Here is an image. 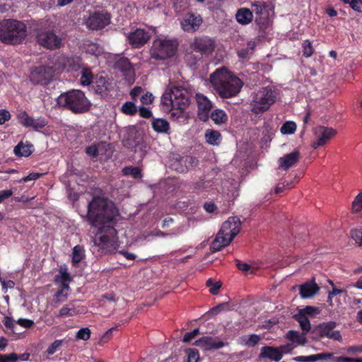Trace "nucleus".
<instances>
[{
    "label": "nucleus",
    "mask_w": 362,
    "mask_h": 362,
    "mask_svg": "<svg viewBox=\"0 0 362 362\" xmlns=\"http://www.w3.org/2000/svg\"><path fill=\"white\" fill-rule=\"evenodd\" d=\"M41 175H42V174H40V173H33L29 174L28 176L23 177L20 182H27L28 181L35 180L38 179Z\"/></svg>",
    "instance_id": "nucleus-60"
},
{
    "label": "nucleus",
    "mask_w": 362,
    "mask_h": 362,
    "mask_svg": "<svg viewBox=\"0 0 362 362\" xmlns=\"http://www.w3.org/2000/svg\"><path fill=\"white\" fill-rule=\"evenodd\" d=\"M336 323L329 322L322 323L319 325V330L322 337H326L329 339L338 341H342V337L339 330H334Z\"/></svg>",
    "instance_id": "nucleus-22"
},
{
    "label": "nucleus",
    "mask_w": 362,
    "mask_h": 362,
    "mask_svg": "<svg viewBox=\"0 0 362 362\" xmlns=\"http://www.w3.org/2000/svg\"><path fill=\"white\" fill-rule=\"evenodd\" d=\"M332 362H354V358L344 356L332 358Z\"/></svg>",
    "instance_id": "nucleus-64"
},
{
    "label": "nucleus",
    "mask_w": 362,
    "mask_h": 362,
    "mask_svg": "<svg viewBox=\"0 0 362 362\" xmlns=\"http://www.w3.org/2000/svg\"><path fill=\"white\" fill-rule=\"evenodd\" d=\"M320 290V287L314 280L307 281L300 286V295L303 298H310L313 297Z\"/></svg>",
    "instance_id": "nucleus-25"
},
{
    "label": "nucleus",
    "mask_w": 362,
    "mask_h": 362,
    "mask_svg": "<svg viewBox=\"0 0 362 362\" xmlns=\"http://www.w3.org/2000/svg\"><path fill=\"white\" fill-rule=\"evenodd\" d=\"M316 140L313 143L312 147L317 148L325 145L332 138L337 134V131L332 127L318 126L313 130Z\"/></svg>",
    "instance_id": "nucleus-12"
},
{
    "label": "nucleus",
    "mask_w": 362,
    "mask_h": 362,
    "mask_svg": "<svg viewBox=\"0 0 362 362\" xmlns=\"http://www.w3.org/2000/svg\"><path fill=\"white\" fill-rule=\"evenodd\" d=\"M190 93L181 87H173L166 90L162 98L161 104L164 110H169L170 107L177 110H185L190 103Z\"/></svg>",
    "instance_id": "nucleus-7"
},
{
    "label": "nucleus",
    "mask_w": 362,
    "mask_h": 362,
    "mask_svg": "<svg viewBox=\"0 0 362 362\" xmlns=\"http://www.w3.org/2000/svg\"><path fill=\"white\" fill-rule=\"evenodd\" d=\"M11 119L10 112L4 109L0 110V124H4Z\"/></svg>",
    "instance_id": "nucleus-57"
},
{
    "label": "nucleus",
    "mask_w": 362,
    "mask_h": 362,
    "mask_svg": "<svg viewBox=\"0 0 362 362\" xmlns=\"http://www.w3.org/2000/svg\"><path fill=\"white\" fill-rule=\"evenodd\" d=\"M202 23V18L199 15L187 13L180 21V25L184 31L194 33L199 28Z\"/></svg>",
    "instance_id": "nucleus-20"
},
{
    "label": "nucleus",
    "mask_w": 362,
    "mask_h": 362,
    "mask_svg": "<svg viewBox=\"0 0 362 362\" xmlns=\"http://www.w3.org/2000/svg\"><path fill=\"white\" fill-rule=\"evenodd\" d=\"M316 354L310 355V356H296L294 359L296 361L298 362H314L317 361Z\"/></svg>",
    "instance_id": "nucleus-56"
},
{
    "label": "nucleus",
    "mask_w": 362,
    "mask_h": 362,
    "mask_svg": "<svg viewBox=\"0 0 362 362\" xmlns=\"http://www.w3.org/2000/svg\"><path fill=\"white\" fill-rule=\"evenodd\" d=\"M306 334L304 332L300 334L297 331H289L287 334V338L292 342L296 343L300 345H304L307 342L305 337Z\"/></svg>",
    "instance_id": "nucleus-36"
},
{
    "label": "nucleus",
    "mask_w": 362,
    "mask_h": 362,
    "mask_svg": "<svg viewBox=\"0 0 362 362\" xmlns=\"http://www.w3.org/2000/svg\"><path fill=\"white\" fill-rule=\"evenodd\" d=\"M262 339L259 335L252 334L250 335H245L240 338V344L247 347H254Z\"/></svg>",
    "instance_id": "nucleus-32"
},
{
    "label": "nucleus",
    "mask_w": 362,
    "mask_h": 362,
    "mask_svg": "<svg viewBox=\"0 0 362 362\" xmlns=\"http://www.w3.org/2000/svg\"><path fill=\"white\" fill-rule=\"evenodd\" d=\"M237 21L241 25H248L253 20V13L247 8H239L235 14Z\"/></svg>",
    "instance_id": "nucleus-28"
},
{
    "label": "nucleus",
    "mask_w": 362,
    "mask_h": 362,
    "mask_svg": "<svg viewBox=\"0 0 362 362\" xmlns=\"http://www.w3.org/2000/svg\"><path fill=\"white\" fill-rule=\"evenodd\" d=\"M211 117L216 124L225 123L228 119V117L226 112L223 110L219 109L214 110L211 112Z\"/></svg>",
    "instance_id": "nucleus-39"
},
{
    "label": "nucleus",
    "mask_w": 362,
    "mask_h": 362,
    "mask_svg": "<svg viewBox=\"0 0 362 362\" xmlns=\"http://www.w3.org/2000/svg\"><path fill=\"white\" fill-rule=\"evenodd\" d=\"M350 235L358 246H362V226L360 228H355L351 230Z\"/></svg>",
    "instance_id": "nucleus-46"
},
{
    "label": "nucleus",
    "mask_w": 362,
    "mask_h": 362,
    "mask_svg": "<svg viewBox=\"0 0 362 362\" xmlns=\"http://www.w3.org/2000/svg\"><path fill=\"white\" fill-rule=\"evenodd\" d=\"M106 145L105 144H99L98 145H93L88 146L86 149V152L88 155L93 157H97L102 155L103 150L105 148Z\"/></svg>",
    "instance_id": "nucleus-40"
},
{
    "label": "nucleus",
    "mask_w": 362,
    "mask_h": 362,
    "mask_svg": "<svg viewBox=\"0 0 362 362\" xmlns=\"http://www.w3.org/2000/svg\"><path fill=\"white\" fill-rule=\"evenodd\" d=\"M138 111L140 116L144 118H150L151 117L152 113L151 110L147 107H141Z\"/></svg>",
    "instance_id": "nucleus-61"
},
{
    "label": "nucleus",
    "mask_w": 362,
    "mask_h": 362,
    "mask_svg": "<svg viewBox=\"0 0 362 362\" xmlns=\"http://www.w3.org/2000/svg\"><path fill=\"white\" fill-rule=\"evenodd\" d=\"M57 104L74 113L81 114L90 110L91 103L85 93L77 89H73L62 93L57 99Z\"/></svg>",
    "instance_id": "nucleus-4"
},
{
    "label": "nucleus",
    "mask_w": 362,
    "mask_h": 362,
    "mask_svg": "<svg viewBox=\"0 0 362 362\" xmlns=\"http://www.w3.org/2000/svg\"><path fill=\"white\" fill-rule=\"evenodd\" d=\"M199 190H204L206 192H212V183L211 181H202L197 183V187Z\"/></svg>",
    "instance_id": "nucleus-53"
},
{
    "label": "nucleus",
    "mask_w": 362,
    "mask_h": 362,
    "mask_svg": "<svg viewBox=\"0 0 362 362\" xmlns=\"http://www.w3.org/2000/svg\"><path fill=\"white\" fill-rule=\"evenodd\" d=\"M153 96L151 93H147L141 98V102L144 105L150 104L153 100Z\"/></svg>",
    "instance_id": "nucleus-63"
},
{
    "label": "nucleus",
    "mask_w": 362,
    "mask_h": 362,
    "mask_svg": "<svg viewBox=\"0 0 362 362\" xmlns=\"http://www.w3.org/2000/svg\"><path fill=\"white\" fill-rule=\"evenodd\" d=\"M241 221L236 216L230 217L221 226L216 238L211 245L212 252L221 250L228 246L240 230Z\"/></svg>",
    "instance_id": "nucleus-5"
},
{
    "label": "nucleus",
    "mask_w": 362,
    "mask_h": 362,
    "mask_svg": "<svg viewBox=\"0 0 362 362\" xmlns=\"http://www.w3.org/2000/svg\"><path fill=\"white\" fill-rule=\"evenodd\" d=\"M122 172L124 175L131 176L133 178L141 177V170L138 167H126L123 168Z\"/></svg>",
    "instance_id": "nucleus-42"
},
{
    "label": "nucleus",
    "mask_w": 362,
    "mask_h": 362,
    "mask_svg": "<svg viewBox=\"0 0 362 362\" xmlns=\"http://www.w3.org/2000/svg\"><path fill=\"white\" fill-rule=\"evenodd\" d=\"M85 67L78 59H67L64 64V69L68 72H81V68Z\"/></svg>",
    "instance_id": "nucleus-33"
},
{
    "label": "nucleus",
    "mask_w": 362,
    "mask_h": 362,
    "mask_svg": "<svg viewBox=\"0 0 362 362\" xmlns=\"http://www.w3.org/2000/svg\"><path fill=\"white\" fill-rule=\"evenodd\" d=\"M110 23V15L107 12H94L86 21V25L91 30H101Z\"/></svg>",
    "instance_id": "nucleus-14"
},
{
    "label": "nucleus",
    "mask_w": 362,
    "mask_h": 362,
    "mask_svg": "<svg viewBox=\"0 0 362 362\" xmlns=\"http://www.w3.org/2000/svg\"><path fill=\"white\" fill-rule=\"evenodd\" d=\"M206 286L209 287V291L212 294H216L218 291L221 288L222 284L221 281L214 282L211 279L206 281Z\"/></svg>",
    "instance_id": "nucleus-47"
},
{
    "label": "nucleus",
    "mask_w": 362,
    "mask_h": 362,
    "mask_svg": "<svg viewBox=\"0 0 362 362\" xmlns=\"http://www.w3.org/2000/svg\"><path fill=\"white\" fill-rule=\"evenodd\" d=\"M78 313L76 308L72 304H67L64 305L59 313L56 315L57 317H72L76 315Z\"/></svg>",
    "instance_id": "nucleus-38"
},
{
    "label": "nucleus",
    "mask_w": 362,
    "mask_h": 362,
    "mask_svg": "<svg viewBox=\"0 0 362 362\" xmlns=\"http://www.w3.org/2000/svg\"><path fill=\"white\" fill-rule=\"evenodd\" d=\"M150 39V34L144 29L138 28L131 32L128 36L129 44L134 48H138L146 44Z\"/></svg>",
    "instance_id": "nucleus-21"
},
{
    "label": "nucleus",
    "mask_w": 362,
    "mask_h": 362,
    "mask_svg": "<svg viewBox=\"0 0 362 362\" xmlns=\"http://www.w3.org/2000/svg\"><path fill=\"white\" fill-rule=\"evenodd\" d=\"M115 67L119 69L125 79L130 83L134 81V70L129 59L124 57H115Z\"/></svg>",
    "instance_id": "nucleus-17"
},
{
    "label": "nucleus",
    "mask_w": 362,
    "mask_h": 362,
    "mask_svg": "<svg viewBox=\"0 0 362 362\" xmlns=\"http://www.w3.org/2000/svg\"><path fill=\"white\" fill-rule=\"evenodd\" d=\"M84 257L83 249L80 245H76L73 249L72 261L74 263L80 262Z\"/></svg>",
    "instance_id": "nucleus-45"
},
{
    "label": "nucleus",
    "mask_w": 362,
    "mask_h": 362,
    "mask_svg": "<svg viewBox=\"0 0 362 362\" xmlns=\"http://www.w3.org/2000/svg\"><path fill=\"white\" fill-rule=\"evenodd\" d=\"M298 313L305 316L306 317H313L320 313V309L317 307L308 305L303 309H300Z\"/></svg>",
    "instance_id": "nucleus-44"
},
{
    "label": "nucleus",
    "mask_w": 362,
    "mask_h": 362,
    "mask_svg": "<svg viewBox=\"0 0 362 362\" xmlns=\"http://www.w3.org/2000/svg\"><path fill=\"white\" fill-rule=\"evenodd\" d=\"M33 145L29 141H21L14 148V153L18 156H29L33 151Z\"/></svg>",
    "instance_id": "nucleus-29"
},
{
    "label": "nucleus",
    "mask_w": 362,
    "mask_h": 362,
    "mask_svg": "<svg viewBox=\"0 0 362 362\" xmlns=\"http://www.w3.org/2000/svg\"><path fill=\"white\" fill-rule=\"evenodd\" d=\"M54 76V70L49 66L36 67L30 73V81L35 84L47 85Z\"/></svg>",
    "instance_id": "nucleus-13"
},
{
    "label": "nucleus",
    "mask_w": 362,
    "mask_h": 362,
    "mask_svg": "<svg viewBox=\"0 0 362 362\" xmlns=\"http://www.w3.org/2000/svg\"><path fill=\"white\" fill-rule=\"evenodd\" d=\"M300 158L298 151H294L290 153L286 154L279 159V166L285 170L295 165Z\"/></svg>",
    "instance_id": "nucleus-24"
},
{
    "label": "nucleus",
    "mask_w": 362,
    "mask_h": 362,
    "mask_svg": "<svg viewBox=\"0 0 362 362\" xmlns=\"http://www.w3.org/2000/svg\"><path fill=\"white\" fill-rule=\"evenodd\" d=\"M196 101L197 104V115L199 118L202 121H207L209 117L211 110L212 109L211 102L202 93L196 94Z\"/></svg>",
    "instance_id": "nucleus-18"
},
{
    "label": "nucleus",
    "mask_w": 362,
    "mask_h": 362,
    "mask_svg": "<svg viewBox=\"0 0 362 362\" xmlns=\"http://www.w3.org/2000/svg\"><path fill=\"white\" fill-rule=\"evenodd\" d=\"M209 81L216 93L225 98L235 96L243 86L241 80L223 67L213 72L210 75Z\"/></svg>",
    "instance_id": "nucleus-2"
},
{
    "label": "nucleus",
    "mask_w": 362,
    "mask_h": 362,
    "mask_svg": "<svg viewBox=\"0 0 362 362\" xmlns=\"http://www.w3.org/2000/svg\"><path fill=\"white\" fill-rule=\"evenodd\" d=\"M199 359V354L197 350L190 349L188 353V362H197Z\"/></svg>",
    "instance_id": "nucleus-59"
},
{
    "label": "nucleus",
    "mask_w": 362,
    "mask_h": 362,
    "mask_svg": "<svg viewBox=\"0 0 362 362\" xmlns=\"http://www.w3.org/2000/svg\"><path fill=\"white\" fill-rule=\"evenodd\" d=\"M362 209V193L360 192L352 202V210L358 212Z\"/></svg>",
    "instance_id": "nucleus-50"
},
{
    "label": "nucleus",
    "mask_w": 362,
    "mask_h": 362,
    "mask_svg": "<svg viewBox=\"0 0 362 362\" xmlns=\"http://www.w3.org/2000/svg\"><path fill=\"white\" fill-rule=\"evenodd\" d=\"M117 210L114 204L104 197H95L88 206L87 218L97 229L95 245L105 249L114 247L117 242V230L113 227Z\"/></svg>",
    "instance_id": "nucleus-1"
},
{
    "label": "nucleus",
    "mask_w": 362,
    "mask_h": 362,
    "mask_svg": "<svg viewBox=\"0 0 362 362\" xmlns=\"http://www.w3.org/2000/svg\"><path fill=\"white\" fill-rule=\"evenodd\" d=\"M16 323L25 328H30L34 325V322L31 320L20 318L16 321Z\"/></svg>",
    "instance_id": "nucleus-58"
},
{
    "label": "nucleus",
    "mask_w": 362,
    "mask_h": 362,
    "mask_svg": "<svg viewBox=\"0 0 362 362\" xmlns=\"http://www.w3.org/2000/svg\"><path fill=\"white\" fill-rule=\"evenodd\" d=\"M280 130L283 134H292L296 130V124L293 121H287L281 126Z\"/></svg>",
    "instance_id": "nucleus-43"
},
{
    "label": "nucleus",
    "mask_w": 362,
    "mask_h": 362,
    "mask_svg": "<svg viewBox=\"0 0 362 362\" xmlns=\"http://www.w3.org/2000/svg\"><path fill=\"white\" fill-rule=\"evenodd\" d=\"M204 136L206 141L211 145L218 146L221 141V135L216 130L207 129Z\"/></svg>",
    "instance_id": "nucleus-31"
},
{
    "label": "nucleus",
    "mask_w": 362,
    "mask_h": 362,
    "mask_svg": "<svg viewBox=\"0 0 362 362\" xmlns=\"http://www.w3.org/2000/svg\"><path fill=\"white\" fill-rule=\"evenodd\" d=\"M84 50L86 53L95 57H99L104 53L103 47L94 42L84 45Z\"/></svg>",
    "instance_id": "nucleus-35"
},
{
    "label": "nucleus",
    "mask_w": 362,
    "mask_h": 362,
    "mask_svg": "<svg viewBox=\"0 0 362 362\" xmlns=\"http://www.w3.org/2000/svg\"><path fill=\"white\" fill-rule=\"evenodd\" d=\"M185 110H177L173 107H170L168 111H170V117L175 120H178L180 118L184 117L183 111Z\"/></svg>",
    "instance_id": "nucleus-54"
},
{
    "label": "nucleus",
    "mask_w": 362,
    "mask_h": 362,
    "mask_svg": "<svg viewBox=\"0 0 362 362\" xmlns=\"http://www.w3.org/2000/svg\"><path fill=\"white\" fill-rule=\"evenodd\" d=\"M63 37L53 30H42L37 33V41L42 47L49 49H55L62 45Z\"/></svg>",
    "instance_id": "nucleus-10"
},
{
    "label": "nucleus",
    "mask_w": 362,
    "mask_h": 362,
    "mask_svg": "<svg viewBox=\"0 0 362 362\" xmlns=\"http://www.w3.org/2000/svg\"><path fill=\"white\" fill-rule=\"evenodd\" d=\"M252 13L257 16V23L263 27L268 23L269 18L272 13V6L263 1H256L252 4Z\"/></svg>",
    "instance_id": "nucleus-11"
},
{
    "label": "nucleus",
    "mask_w": 362,
    "mask_h": 362,
    "mask_svg": "<svg viewBox=\"0 0 362 362\" xmlns=\"http://www.w3.org/2000/svg\"><path fill=\"white\" fill-rule=\"evenodd\" d=\"M303 53L305 57H310L313 53V48L310 42L305 40L303 42Z\"/></svg>",
    "instance_id": "nucleus-51"
},
{
    "label": "nucleus",
    "mask_w": 362,
    "mask_h": 362,
    "mask_svg": "<svg viewBox=\"0 0 362 362\" xmlns=\"http://www.w3.org/2000/svg\"><path fill=\"white\" fill-rule=\"evenodd\" d=\"M18 122L25 127H30L35 130H39L45 127L47 122L45 119L39 117L35 119L28 115L25 111H21L17 115Z\"/></svg>",
    "instance_id": "nucleus-19"
},
{
    "label": "nucleus",
    "mask_w": 362,
    "mask_h": 362,
    "mask_svg": "<svg viewBox=\"0 0 362 362\" xmlns=\"http://www.w3.org/2000/svg\"><path fill=\"white\" fill-rule=\"evenodd\" d=\"M121 112L127 115H134L138 112L135 103L132 101L125 102L121 107Z\"/></svg>",
    "instance_id": "nucleus-41"
},
{
    "label": "nucleus",
    "mask_w": 362,
    "mask_h": 362,
    "mask_svg": "<svg viewBox=\"0 0 362 362\" xmlns=\"http://www.w3.org/2000/svg\"><path fill=\"white\" fill-rule=\"evenodd\" d=\"M152 127L153 129L158 133H168L170 125L168 122L164 119H154L152 121Z\"/></svg>",
    "instance_id": "nucleus-34"
},
{
    "label": "nucleus",
    "mask_w": 362,
    "mask_h": 362,
    "mask_svg": "<svg viewBox=\"0 0 362 362\" xmlns=\"http://www.w3.org/2000/svg\"><path fill=\"white\" fill-rule=\"evenodd\" d=\"M63 340L57 339L52 342L47 349L48 355L54 354L62 345Z\"/></svg>",
    "instance_id": "nucleus-49"
},
{
    "label": "nucleus",
    "mask_w": 362,
    "mask_h": 362,
    "mask_svg": "<svg viewBox=\"0 0 362 362\" xmlns=\"http://www.w3.org/2000/svg\"><path fill=\"white\" fill-rule=\"evenodd\" d=\"M196 163V159L192 156H175L171 160L170 168L180 173L187 172Z\"/></svg>",
    "instance_id": "nucleus-16"
},
{
    "label": "nucleus",
    "mask_w": 362,
    "mask_h": 362,
    "mask_svg": "<svg viewBox=\"0 0 362 362\" xmlns=\"http://www.w3.org/2000/svg\"><path fill=\"white\" fill-rule=\"evenodd\" d=\"M276 93L270 87H264L254 93L251 110L255 114L267 111L276 100Z\"/></svg>",
    "instance_id": "nucleus-8"
},
{
    "label": "nucleus",
    "mask_w": 362,
    "mask_h": 362,
    "mask_svg": "<svg viewBox=\"0 0 362 362\" xmlns=\"http://www.w3.org/2000/svg\"><path fill=\"white\" fill-rule=\"evenodd\" d=\"M79 74L81 75L80 83L82 86H87L94 82V75L93 74L90 68L87 66L82 67Z\"/></svg>",
    "instance_id": "nucleus-30"
},
{
    "label": "nucleus",
    "mask_w": 362,
    "mask_h": 362,
    "mask_svg": "<svg viewBox=\"0 0 362 362\" xmlns=\"http://www.w3.org/2000/svg\"><path fill=\"white\" fill-rule=\"evenodd\" d=\"M191 47L194 51L202 54L208 55L214 52L215 49V42L214 40L206 36L195 37L191 44Z\"/></svg>",
    "instance_id": "nucleus-15"
},
{
    "label": "nucleus",
    "mask_w": 362,
    "mask_h": 362,
    "mask_svg": "<svg viewBox=\"0 0 362 362\" xmlns=\"http://www.w3.org/2000/svg\"><path fill=\"white\" fill-rule=\"evenodd\" d=\"M4 324L7 328L13 329L16 324L17 323L13 318L10 317H5L4 320Z\"/></svg>",
    "instance_id": "nucleus-62"
},
{
    "label": "nucleus",
    "mask_w": 362,
    "mask_h": 362,
    "mask_svg": "<svg viewBox=\"0 0 362 362\" xmlns=\"http://www.w3.org/2000/svg\"><path fill=\"white\" fill-rule=\"evenodd\" d=\"M194 345L203 350L218 349L224 346L221 341H216L211 337H203L194 342Z\"/></svg>",
    "instance_id": "nucleus-23"
},
{
    "label": "nucleus",
    "mask_w": 362,
    "mask_h": 362,
    "mask_svg": "<svg viewBox=\"0 0 362 362\" xmlns=\"http://www.w3.org/2000/svg\"><path fill=\"white\" fill-rule=\"evenodd\" d=\"M259 357L260 358H269L274 361H279L282 358V354L279 349L273 346H263Z\"/></svg>",
    "instance_id": "nucleus-27"
},
{
    "label": "nucleus",
    "mask_w": 362,
    "mask_h": 362,
    "mask_svg": "<svg viewBox=\"0 0 362 362\" xmlns=\"http://www.w3.org/2000/svg\"><path fill=\"white\" fill-rule=\"evenodd\" d=\"M111 88L112 83L103 76L97 78L93 82L94 90L96 93L100 94L102 97L107 96Z\"/></svg>",
    "instance_id": "nucleus-26"
},
{
    "label": "nucleus",
    "mask_w": 362,
    "mask_h": 362,
    "mask_svg": "<svg viewBox=\"0 0 362 362\" xmlns=\"http://www.w3.org/2000/svg\"><path fill=\"white\" fill-rule=\"evenodd\" d=\"M209 81L216 93L225 98L235 96L243 86L241 80L223 67L213 72L210 75Z\"/></svg>",
    "instance_id": "nucleus-3"
},
{
    "label": "nucleus",
    "mask_w": 362,
    "mask_h": 362,
    "mask_svg": "<svg viewBox=\"0 0 362 362\" xmlns=\"http://www.w3.org/2000/svg\"><path fill=\"white\" fill-rule=\"evenodd\" d=\"M294 318L300 324V328L303 332H304V334H307L311 329V325L308 317H306L300 313H298L295 315Z\"/></svg>",
    "instance_id": "nucleus-37"
},
{
    "label": "nucleus",
    "mask_w": 362,
    "mask_h": 362,
    "mask_svg": "<svg viewBox=\"0 0 362 362\" xmlns=\"http://www.w3.org/2000/svg\"><path fill=\"white\" fill-rule=\"evenodd\" d=\"M60 273V279L62 283L69 282L71 281V277L69 274L67 272V269L66 267H61L59 269Z\"/></svg>",
    "instance_id": "nucleus-55"
},
{
    "label": "nucleus",
    "mask_w": 362,
    "mask_h": 362,
    "mask_svg": "<svg viewBox=\"0 0 362 362\" xmlns=\"http://www.w3.org/2000/svg\"><path fill=\"white\" fill-rule=\"evenodd\" d=\"M177 49L175 41L166 38H157L153 42L150 49L151 58L163 61L173 57Z\"/></svg>",
    "instance_id": "nucleus-9"
},
{
    "label": "nucleus",
    "mask_w": 362,
    "mask_h": 362,
    "mask_svg": "<svg viewBox=\"0 0 362 362\" xmlns=\"http://www.w3.org/2000/svg\"><path fill=\"white\" fill-rule=\"evenodd\" d=\"M26 36V26L19 21L4 19L0 22V40L6 44H17Z\"/></svg>",
    "instance_id": "nucleus-6"
},
{
    "label": "nucleus",
    "mask_w": 362,
    "mask_h": 362,
    "mask_svg": "<svg viewBox=\"0 0 362 362\" xmlns=\"http://www.w3.org/2000/svg\"><path fill=\"white\" fill-rule=\"evenodd\" d=\"M90 337V330L88 327H84V328L80 329L76 334V337L78 339H82L84 341L89 339Z\"/></svg>",
    "instance_id": "nucleus-48"
},
{
    "label": "nucleus",
    "mask_w": 362,
    "mask_h": 362,
    "mask_svg": "<svg viewBox=\"0 0 362 362\" xmlns=\"http://www.w3.org/2000/svg\"><path fill=\"white\" fill-rule=\"evenodd\" d=\"M18 360L17 354L12 353L10 354H0V362H16Z\"/></svg>",
    "instance_id": "nucleus-52"
}]
</instances>
